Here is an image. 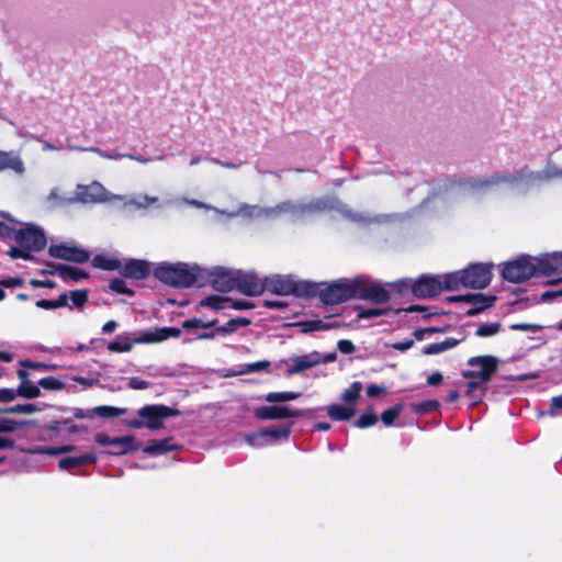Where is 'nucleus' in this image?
<instances>
[{"instance_id": "60", "label": "nucleus", "mask_w": 562, "mask_h": 562, "mask_svg": "<svg viewBox=\"0 0 562 562\" xmlns=\"http://www.w3.org/2000/svg\"><path fill=\"white\" fill-rule=\"evenodd\" d=\"M512 330H522L536 333L541 329V326L528 323H515L509 326Z\"/></svg>"}, {"instance_id": "10", "label": "nucleus", "mask_w": 562, "mask_h": 562, "mask_svg": "<svg viewBox=\"0 0 562 562\" xmlns=\"http://www.w3.org/2000/svg\"><path fill=\"white\" fill-rule=\"evenodd\" d=\"M312 409H291L288 406H260L254 411V416L258 420H278L293 417H308Z\"/></svg>"}, {"instance_id": "61", "label": "nucleus", "mask_w": 562, "mask_h": 562, "mask_svg": "<svg viewBox=\"0 0 562 562\" xmlns=\"http://www.w3.org/2000/svg\"><path fill=\"white\" fill-rule=\"evenodd\" d=\"M19 394L14 389H0V402L9 403L14 401Z\"/></svg>"}, {"instance_id": "24", "label": "nucleus", "mask_w": 562, "mask_h": 562, "mask_svg": "<svg viewBox=\"0 0 562 562\" xmlns=\"http://www.w3.org/2000/svg\"><path fill=\"white\" fill-rule=\"evenodd\" d=\"M48 274H58L64 281L70 279L76 282L89 277L85 270L67 265L55 266V271H48Z\"/></svg>"}, {"instance_id": "58", "label": "nucleus", "mask_w": 562, "mask_h": 562, "mask_svg": "<svg viewBox=\"0 0 562 562\" xmlns=\"http://www.w3.org/2000/svg\"><path fill=\"white\" fill-rule=\"evenodd\" d=\"M24 284V279L21 277H9L0 279V286L11 289L15 286H22Z\"/></svg>"}, {"instance_id": "36", "label": "nucleus", "mask_w": 562, "mask_h": 562, "mask_svg": "<svg viewBox=\"0 0 562 562\" xmlns=\"http://www.w3.org/2000/svg\"><path fill=\"white\" fill-rule=\"evenodd\" d=\"M300 397V393L293 391L284 392H270L265 395V401L269 403H283L293 401Z\"/></svg>"}, {"instance_id": "7", "label": "nucleus", "mask_w": 562, "mask_h": 562, "mask_svg": "<svg viewBox=\"0 0 562 562\" xmlns=\"http://www.w3.org/2000/svg\"><path fill=\"white\" fill-rule=\"evenodd\" d=\"M356 299L364 300L373 304L387 303L391 293L381 283L372 281L364 276H356Z\"/></svg>"}, {"instance_id": "3", "label": "nucleus", "mask_w": 562, "mask_h": 562, "mask_svg": "<svg viewBox=\"0 0 562 562\" xmlns=\"http://www.w3.org/2000/svg\"><path fill=\"white\" fill-rule=\"evenodd\" d=\"M181 329L178 327H158L153 330L142 331L138 336L130 337L128 334H122L115 340L108 344L110 352H130L136 344L161 342L169 338H178Z\"/></svg>"}, {"instance_id": "41", "label": "nucleus", "mask_w": 562, "mask_h": 562, "mask_svg": "<svg viewBox=\"0 0 562 562\" xmlns=\"http://www.w3.org/2000/svg\"><path fill=\"white\" fill-rule=\"evenodd\" d=\"M228 301H232V299L227 297V296H221V295H210V296L203 299L200 302V305L210 307L215 311H220L225 307L224 304L227 303Z\"/></svg>"}, {"instance_id": "52", "label": "nucleus", "mask_w": 562, "mask_h": 562, "mask_svg": "<svg viewBox=\"0 0 562 562\" xmlns=\"http://www.w3.org/2000/svg\"><path fill=\"white\" fill-rule=\"evenodd\" d=\"M8 255L12 258V259H23V260H32L33 259V256L31 254V250H27L23 247H11L10 250L8 251Z\"/></svg>"}, {"instance_id": "35", "label": "nucleus", "mask_w": 562, "mask_h": 562, "mask_svg": "<svg viewBox=\"0 0 562 562\" xmlns=\"http://www.w3.org/2000/svg\"><path fill=\"white\" fill-rule=\"evenodd\" d=\"M378 423V416L374 413L372 406H369L367 411L359 416V418L355 422V427L357 428H369L374 426Z\"/></svg>"}, {"instance_id": "28", "label": "nucleus", "mask_w": 562, "mask_h": 562, "mask_svg": "<svg viewBox=\"0 0 562 562\" xmlns=\"http://www.w3.org/2000/svg\"><path fill=\"white\" fill-rule=\"evenodd\" d=\"M292 423L288 425H274L271 427L262 428V434H265L266 438H272L273 440H286L291 435Z\"/></svg>"}, {"instance_id": "46", "label": "nucleus", "mask_w": 562, "mask_h": 562, "mask_svg": "<svg viewBox=\"0 0 562 562\" xmlns=\"http://www.w3.org/2000/svg\"><path fill=\"white\" fill-rule=\"evenodd\" d=\"M38 411L40 408L32 403L16 404L10 407H3V412H5V414H33Z\"/></svg>"}, {"instance_id": "19", "label": "nucleus", "mask_w": 562, "mask_h": 562, "mask_svg": "<svg viewBox=\"0 0 562 562\" xmlns=\"http://www.w3.org/2000/svg\"><path fill=\"white\" fill-rule=\"evenodd\" d=\"M172 438H165L162 440H149L148 443L143 448V452L148 456H159L170 451H178L182 447L177 443H172Z\"/></svg>"}, {"instance_id": "11", "label": "nucleus", "mask_w": 562, "mask_h": 562, "mask_svg": "<svg viewBox=\"0 0 562 562\" xmlns=\"http://www.w3.org/2000/svg\"><path fill=\"white\" fill-rule=\"evenodd\" d=\"M14 240L19 246L31 251H41L47 244L44 231L32 225L18 229L14 233Z\"/></svg>"}, {"instance_id": "62", "label": "nucleus", "mask_w": 562, "mask_h": 562, "mask_svg": "<svg viewBox=\"0 0 562 562\" xmlns=\"http://www.w3.org/2000/svg\"><path fill=\"white\" fill-rule=\"evenodd\" d=\"M231 303V307L234 308V310H237V311H245V310H251L255 307V304L249 302V301H245V300H233L232 301H228Z\"/></svg>"}, {"instance_id": "43", "label": "nucleus", "mask_w": 562, "mask_h": 562, "mask_svg": "<svg viewBox=\"0 0 562 562\" xmlns=\"http://www.w3.org/2000/svg\"><path fill=\"white\" fill-rule=\"evenodd\" d=\"M3 414H5V412H3V407H0V415ZM27 423L29 422H16L13 419L0 417V432H13L23 425H26Z\"/></svg>"}, {"instance_id": "39", "label": "nucleus", "mask_w": 562, "mask_h": 562, "mask_svg": "<svg viewBox=\"0 0 562 562\" xmlns=\"http://www.w3.org/2000/svg\"><path fill=\"white\" fill-rule=\"evenodd\" d=\"M292 326L300 327L302 334H308L316 330H325V322L322 319L300 321L291 324Z\"/></svg>"}, {"instance_id": "9", "label": "nucleus", "mask_w": 562, "mask_h": 562, "mask_svg": "<svg viewBox=\"0 0 562 562\" xmlns=\"http://www.w3.org/2000/svg\"><path fill=\"white\" fill-rule=\"evenodd\" d=\"M445 288V274L440 276L422 274L414 280L412 294L417 299H431L441 293Z\"/></svg>"}, {"instance_id": "14", "label": "nucleus", "mask_w": 562, "mask_h": 562, "mask_svg": "<svg viewBox=\"0 0 562 562\" xmlns=\"http://www.w3.org/2000/svg\"><path fill=\"white\" fill-rule=\"evenodd\" d=\"M542 179L541 172L519 170L516 173H493L491 177L477 181L479 187H488L499 183H516L518 181Z\"/></svg>"}, {"instance_id": "42", "label": "nucleus", "mask_w": 562, "mask_h": 562, "mask_svg": "<svg viewBox=\"0 0 562 562\" xmlns=\"http://www.w3.org/2000/svg\"><path fill=\"white\" fill-rule=\"evenodd\" d=\"M404 408V404L400 403L394 406H392L389 409H385L381 414V420L385 426H392L394 420L401 415L402 411Z\"/></svg>"}, {"instance_id": "13", "label": "nucleus", "mask_w": 562, "mask_h": 562, "mask_svg": "<svg viewBox=\"0 0 562 562\" xmlns=\"http://www.w3.org/2000/svg\"><path fill=\"white\" fill-rule=\"evenodd\" d=\"M235 290L247 296H258L265 292L263 279L252 272L236 270Z\"/></svg>"}, {"instance_id": "27", "label": "nucleus", "mask_w": 562, "mask_h": 562, "mask_svg": "<svg viewBox=\"0 0 562 562\" xmlns=\"http://www.w3.org/2000/svg\"><path fill=\"white\" fill-rule=\"evenodd\" d=\"M91 265L104 271H120L121 268V261L117 258H111L102 254L95 255Z\"/></svg>"}, {"instance_id": "12", "label": "nucleus", "mask_w": 562, "mask_h": 562, "mask_svg": "<svg viewBox=\"0 0 562 562\" xmlns=\"http://www.w3.org/2000/svg\"><path fill=\"white\" fill-rule=\"evenodd\" d=\"M48 254L53 258L76 263H85L90 258V254L86 249L66 243L50 245Z\"/></svg>"}, {"instance_id": "47", "label": "nucleus", "mask_w": 562, "mask_h": 562, "mask_svg": "<svg viewBox=\"0 0 562 562\" xmlns=\"http://www.w3.org/2000/svg\"><path fill=\"white\" fill-rule=\"evenodd\" d=\"M109 290L128 296H133L135 294V292L132 289H130L126 285L125 281L121 278H113L109 283Z\"/></svg>"}, {"instance_id": "53", "label": "nucleus", "mask_w": 562, "mask_h": 562, "mask_svg": "<svg viewBox=\"0 0 562 562\" xmlns=\"http://www.w3.org/2000/svg\"><path fill=\"white\" fill-rule=\"evenodd\" d=\"M439 407V402L436 400L425 401L416 405L415 412L417 414H426L428 412L435 411Z\"/></svg>"}, {"instance_id": "44", "label": "nucleus", "mask_w": 562, "mask_h": 562, "mask_svg": "<svg viewBox=\"0 0 562 562\" xmlns=\"http://www.w3.org/2000/svg\"><path fill=\"white\" fill-rule=\"evenodd\" d=\"M481 389L480 381H469L467 383V392L465 395L472 400V404L476 405L482 401L485 389H482L479 394H476V390Z\"/></svg>"}, {"instance_id": "30", "label": "nucleus", "mask_w": 562, "mask_h": 562, "mask_svg": "<svg viewBox=\"0 0 562 562\" xmlns=\"http://www.w3.org/2000/svg\"><path fill=\"white\" fill-rule=\"evenodd\" d=\"M532 266L535 267V277H551L554 274V269H552L546 255L532 257Z\"/></svg>"}, {"instance_id": "5", "label": "nucleus", "mask_w": 562, "mask_h": 562, "mask_svg": "<svg viewBox=\"0 0 562 562\" xmlns=\"http://www.w3.org/2000/svg\"><path fill=\"white\" fill-rule=\"evenodd\" d=\"M265 292L276 295H294L301 299H313L314 285L308 280H295L291 274H273L263 278Z\"/></svg>"}, {"instance_id": "45", "label": "nucleus", "mask_w": 562, "mask_h": 562, "mask_svg": "<svg viewBox=\"0 0 562 562\" xmlns=\"http://www.w3.org/2000/svg\"><path fill=\"white\" fill-rule=\"evenodd\" d=\"M72 305H68L69 308L77 307L82 308L88 302V290H75L69 292Z\"/></svg>"}, {"instance_id": "64", "label": "nucleus", "mask_w": 562, "mask_h": 562, "mask_svg": "<svg viewBox=\"0 0 562 562\" xmlns=\"http://www.w3.org/2000/svg\"><path fill=\"white\" fill-rule=\"evenodd\" d=\"M337 349L345 355H350L355 351V345L351 340L341 339L337 342Z\"/></svg>"}, {"instance_id": "25", "label": "nucleus", "mask_w": 562, "mask_h": 562, "mask_svg": "<svg viewBox=\"0 0 562 562\" xmlns=\"http://www.w3.org/2000/svg\"><path fill=\"white\" fill-rule=\"evenodd\" d=\"M116 449L111 451L112 454L121 456L128 452H134L139 449V443L136 442L135 437L132 435L123 437H114V445Z\"/></svg>"}, {"instance_id": "4", "label": "nucleus", "mask_w": 562, "mask_h": 562, "mask_svg": "<svg viewBox=\"0 0 562 562\" xmlns=\"http://www.w3.org/2000/svg\"><path fill=\"white\" fill-rule=\"evenodd\" d=\"M312 284L315 291L313 299L318 297L325 305H336L356 299V288L358 286L356 277L341 278L329 283L312 281Z\"/></svg>"}, {"instance_id": "18", "label": "nucleus", "mask_w": 562, "mask_h": 562, "mask_svg": "<svg viewBox=\"0 0 562 562\" xmlns=\"http://www.w3.org/2000/svg\"><path fill=\"white\" fill-rule=\"evenodd\" d=\"M290 360L291 364L286 371L290 375H293L318 366L321 363V355L317 351H313L311 353L293 357Z\"/></svg>"}, {"instance_id": "1", "label": "nucleus", "mask_w": 562, "mask_h": 562, "mask_svg": "<svg viewBox=\"0 0 562 562\" xmlns=\"http://www.w3.org/2000/svg\"><path fill=\"white\" fill-rule=\"evenodd\" d=\"M492 263H471L468 267L445 274V288L448 291H457L460 288L475 290L485 289L492 280Z\"/></svg>"}, {"instance_id": "33", "label": "nucleus", "mask_w": 562, "mask_h": 562, "mask_svg": "<svg viewBox=\"0 0 562 562\" xmlns=\"http://www.w3.org/2000/svg\"><path fill=\"white\" fill-rule=\"evenodd\" d=\"M67 300H68V293L63 292L56 300H38L36 301L35 305L38 308L43 310H56L64 306H67Z\"/></svg>"}, {"instance_id": "57", "label": "nucleus", "mask_w": 562, "mask_h": 562, "mask_svg": "<svg viewBox=\"0 0 562 562\" xmlns=\"http://www.w3.org/2000/svg\"><path fill=\"white\" fill-rule=\"evenodd\" d=\"M127 385L132 390H146L150 386V382L145 381L138 376L128 378Z\"/></svg>"}, {"instance_id": "37", "label": "nucleus", "mask_w": 562, "mask_h": 562, "mask_svg": "<svg viewBox=\"0 0 562 562\" xmlns=\"http://www.w3.org/2000/svg\"><path fill=\"white\" fill-rule=\"evenodd\" d=\"M356 308L358 310V318H360V319L379 317V316L387 315L390 313L394 314V311H395L392 307L362 308L360 306H357Z\"/></svg>"}, {"instance_id": "21", "label": "nucleus", "mask_w": 562, "mask_h": 562, "mask_svg": "<svg viewBox=\"0 0 562 562\" xmlns=\"http://www.w3.org/2000/svg\"><path fill=\"white\" fill-rule=\"evenodd\" d=\"M464 339H465V335H462L460 338L448 337L440 342H432V344H428V345L424 346L422 349V353L427 355V356L438 355V353H441L443 351H447L449 349L457 347Z\"/></svg>"}, {"instance_id": "50", "label": "nucleus", "mask_w": 562, "mask_h": 562, "mask_svg": "<svg viewBox=\"0 0 562 562\" xmlns=\"http://www.w3.org/2000/svg\"><path fill=\"white\" fill-rule=\"evenodd\" d=\"M414 280L404 278L400 279L397 281L392 282L390 285L394 292H396L400 295H405L406 293H412V285Z\"/></svg>"}, {"instance_id": "29", "label": "nucleus", "mask_w": 562, "mask_h": 562, "mask_svg": "<svg viewBox=\"0 0 562 562\" xmlns=\"http://www.w3.org/2000/svg\"><path fill=\"white\" fill-rule=\"evenodd\" d=\"M103 190V187L94 182L91 186H86L81 188V191H79V195L82 201L85 202H97L102 201L103 198L101 195V192Z\"/></svg>"}, {"instance_id": "63", "label": "nucleus", "mask_w": 562, "mask_h": 562, "mask_svg": "<svg viewBox=\"0 0 562 562\" xmlns=\"http://www.w3.org/2000/svg\"><path fill=\"white\" fill-rule=\"evenodd\" d=\"M560 409H562V394L559 396L552 397L548 414L550 416H555L559 414Z\"/></svg>"}, {"instance_id": "48", "label": "nucleus", "mask_w": 562, "mask_h": 562, "mask_svg": "<svg viewBox=\"0 0 562 562\" xmlns=\"http://www.w3.org/2000/svg\"><path fill=\"white\" fill-rule=\"evenodd\" d=\"M502 329L501 323L481 324L475 330L477 337H491L498 334Z\"/></svg>"}, {"instance_id": "23", "label": "nucleus", "mask_w": 562, "mask_h": 562, "mask_svg": "<svg viewBox=\"0 0 562 562\" xmlns=\"http://www.w3.org/2000/svg\"><path fill=\"white\" fill-rule=\"evenodd\" d=\"M11 169L15 173H23L25 168L21 157L13 151L0 150V171Z\"/></svg>"}, {"instance_id": "49", "label": "nucleus", "mask_w": 562, "mask_h": 562, "mask_svg": "<svg viewBox=\"0 0 562 562\" xmlns=\"http://www.w3.org/2000/svg\"><path fill=\"white\" fill-rule=\"evenodd\" d=\"M40 387L49 391H60L65 387V383L55 376H45L38 380Z\"/></svg>"}, {"instance_id": "16", "label": "nucleus", "mask_w": 562, "mask_h": 562, "mask_svg": "<svg viewBox=\"0 0 562 562\" xmlns=\"http://www.w3.org/2000/svg\"><path fill=\"white\" fill-rule=\"evenodd\" d=\"M470 367H480L477 370L479 381L481 383L488 382L497 372L498 359L494 356H476L468 360Z\"/></svg>"}, {"instance_id": "6", "label": "nucleus", "mask_w": 562, "mask_h": 562, "mask_svg": "<svg viewBox=\"0 0 562 562\" xmlns=\"http://www.w3.org/2000/svg\"><path fill=\"white\" fill-rule=\"evenodd\" d=\"M181 412L164 404H148L137 411L138 418L125 419V425L132 429L147 428L159 430L164 428V420L179 416Z\"/></svg>"}, {"instance_id": "26", "label": "nucleus", "mask_w": 562, "mask_h": 562, "mask_svg": "<svg viewBox=\"0 0 562 562\" xmlns=\"http://www.w3.org/2000/svg\"><path fill=\"white\" fill-rule=\"evenodd\" d=\"M326 411H327L329 418L335 422L349 420L356 414V409L352 405L344 406L340 404H330L327 406Z\"/></svg>"}, {"instance_id": "38", "label": "nucleus", "mask_w": 562, "mask_h": 562, "mask_svg": "<svg viewBox=\"0 0 562 562\" xmlns=\"http://www.w3.org/2000/svg\"><path fill=\"white\" fill-rule=\"evenodd\" d=\"M362 383L360 381H355L342 392L340 400L347 404H353L360 397Z\"/></svg>"}, {"instance_id": "54", "label": "nucleus", "mask_w": 562, "mask_h": 562, "mask_svg": "<svg viewBox=\"0 0 562 562\" xmlns=\"http://www.w3.org/2000/svg\"><path fill=\"white\" fill-rule=\"evenodd\" d=\"M546 257L554 269V274L562 273V252L548 254Z\"/></svg>"}, {"instance_id": "20", "label": "nucleus", "mask_w": 562, "mask_h": 562, "mask_svg": "<svg viewBox=\"0 0 562 562\" xmlns=\"http://www.w3.org/2000/svg\"><path fill=\"white\" fill-rule=\"evenodd\" d=\"M97 462V457L93 453H85L76 457H65L58 461V468L64 471H69L75 468H80L86 464Z\"/></svg>"}, {"instance_id": "22", "label": "nucleus", "mask_w": 562, "mask_h": 562, "mask_svg": "<svg viewBox=\"0 0 562 562\" xmlns=\"http://www.w3.org/2000/svg\"><path fill=\"white\" fill-rule=\"evenodd\" d=\"M472 296H476V299H472L470 304L472 305L467 312V316H474L479 313L492 307L496 302L495 295H486L483 293H473Z\"/></svg>"}, {"instance_id": "17", "label": "nucleus", "mask_w": 562, "mask_h": 562, "mask_svg": "<svg viewBox=\"0 0 562 562\" xmlns=\"http://www.w3.org/2000/svg\"><path fill=\"white\" fill-rule=\"evenodd\" d=\"M120 274L133 280H143L150 274V265L142 259H128L124 265L121 263Z\"/></svg>"}, {"instance_id": "2", "label": "nucleus", "mask_w": 562, "mask_h": 562, "mask_svg": "<svg viewBox=\"0 0 562 562\" xmlns=\"http://www.w3.org/2000/svg\"><path fill=\"white\" fill-rule=\"evenodd\" d=\"M202 269L184 262H162L154 269V276L162 283L177 289L190 288L201 278Z\"/></svg>"}, {"instance_id": "40", "label": "nucleus", "mask_w": 562, "mask_h": 562, "mask_svg": "<svg viewBox=\"0 0 562 562\" xmlns=\"http://www.w3.org/2000/svg\"><path fill=\"white\" fill-rule=\"evenodd\" d=\"M94 415L102 418H113L124 415L126 413V408H120L114 406L101 405L93 408Z\"/></svg>"}, {"instance_id": "55", "label": "nucleus", "mask_w": 562, "mask_h": 562, "mask_svg": "<svg viewBox=\"0 0 562 562\" xmlns=\"http://www.w3.org/2000/svg\"><path fill=\"white\" fill-rule=\"evenodd\" d=\"M20 364L22 367L34 369V370H40V371L52 370L56 367L55 364H48V363H44V362H34L31 360H22V361H20Z\"/></svg>"}, {"instance_id": "51", "label": "nucleus", "mask_w": 562, "mask_h": 562, "mask_svg": "<svg viewBox=\"0 0 562 562\" xmlns=\"http://www.w3.org/2000/svg\"><path fill=\"white\" fill-rule=\"evenodd\" d=\"M246 442L254 447H261L269 442L266 438L265 434H262V429L256 432H251L246 435Z\"/></svg>"}, {"instance_id": "15", "label": "nucleus", "mask_w": 562, "mask_h": 562, "mask_svg": "<svg viewBox=\"0 0 562 562\" xmlns=\"http://www.w3.org/2000/svg\"><path fill=\"white\" fill-rule=\"evenodd\" d=\"M207 280L215 291L223 293L231 292L235 290L236 270H227L217 267L210 272Z\"/></svg>"}, {"instance_id": "56", "label": "nucleus", "mask_w": 562, "mask_h": 562, "mask_svg": "<svg viewBox=\"0 0 562 562\" xmlns=\"http://www.w3.org/2000/svg\"><path fill=\"white\" fill-rule=\"evenodd\" d=\"M61 411L63 412H71L72 416L77 419L92 418L94 416L93 408L89 409V411H85L79 407H75V408L63 407Z\"/></svg>"}, {"instance_id": "32", "label": "nucleus", "mask_w": 562, "mask_h": 562, "mask_svg": "<svg viewBox=\"0 0 562 562\" xmlns=\"http://www.w3.org/2000/svg\"><path fill=\"white\" fill-rule=\"evenodd\" d=\"M251 321L247 317H235L227 321L223 326L216 327V333L221 335H227L236 331L238 326H248Z\"/></svg>"}, {"instance_id": "34", "label": "nucleus", "mask_w": 562, "mask_h": 562, "mask_svg": "<svg viewBox=\"0 0 562 562\" xmlns=\"http://www.w3.org/2000/svg\"><path fill=\"white\" fill-rule=\"evenodd\" d=\"M16 393L20 397L33 400L41 395V390L38 383L35 384L32 381L21 383Z\"/></svg>"}, {"instance_id": "8", "label": "nucleus", "mask_w": 562, "mask_h": 562, "mask_svg": "<svg viewBox=\"0 0 562 562\" xmlns=\"http://www.w3.org/2000/svg\"><path fill=\"white\" fill-rule=\"evenodd\" d=\"M502 276L506 281L512 283H521L535 277L532 257L529 255H522L513 261L505 262Z\"/></svg>"}, {"instance_id": "59", "label": "nucleus", "mask_w": 562, "mask_h": 562, "mask_svg": "<svg viewBox=\"0 0 562 562\" xmlns=\"http://www.w3.org/2000/svg\"><path fill=\"white\" fill-rule=\"evenodd\" d=\"M269 367H270V362L268 360L257 361V362L246 364V368H245V370H243V372H247V373L259 372L262 370H267Z\"/></svg>"}, {"instance_id": "31", "label": "nucleus", "mask_w": 562, "mask_h": 562, "mask_svg": "<svg viewBox=\"0 0 562 562\" xmlns=\"http://www.w3.org/2000/svg\"><path fill=\"white\" fill-rule=\"evenodd\" d=\"M74 449H75L74 446L65 445V446H60V447H33V448H29L25 451L31 454L57 456V454L72 451Z\"/></svg>"}]
</instances>
